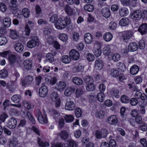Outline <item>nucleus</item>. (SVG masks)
<instances>
[{
	"instance_id": "obj_1",
	"label": "nucleus",
	"mask_w": 147,
	"mask_h": 147,
	"mask_svg": "<svg viewBox=\"0 0 147 147\" xmlns=\"http://www.w3.org/2000/svg\"><path fill=\"white\" fill-rule=\"evenodd\" d=\"M71 20L69 16L59 18L56 22L55 26L58 29H62L65 28L67 25L71 23Z\"/></svg>"
},
{
	"instance_id": "obj_2",
	"label": "nucleus",
	"mask_w": 147,
	"mask_h": 147,
	"mask_svg": "<svg viewBox=\"0 0 147 147\" xmlns=\"http://www.w3.org/2000/svg\"><path fill=\"white\" fill-rule=\"evenodd\" d=\"M36 116L40 123H47L48 121L46 115H42L41 111L39 109L36 110Z\"/></svg>"
},
{
	"instance_id": "obj_3",
	"label": "nucleus",
	"mask_w": 147,
	"mask_h": 147,
	"mask_svg": "<svg viewBox=\"0 0 147 147\" xmlns=\"http://www.w3.org/2000/svg\"><path fill=\"white\" fill-rule=\"evenodd\" d=\"M39 40L38 37H34V38L28 41L27 45L30 48L34 47L36 46H38L39 45Z\"/></svg>"
},
{
	"instance_id": "obj_4",
	"label": "nucleus",
	"mask_w": 147,
	"mask_h": 147,
	"mask_svg": "<svg viewBox=\"0 0 147 147\" xmlns=\"http://www.w3.org/2000/svg\"><path fill=\"white\" fill-rule=\"evenodd\" d=\"M142 15V12L140 10L134 11L131 14V17L134 20H139Z\"/></svg>"
},
{
	"instance_id": "obj_5",
	"label": "nucleus",
	"mask_w": 147,
	"mask_h": 147,
	"mask_svg": "<svg viewBox=\"0 0 147 147\" xmlns=\"http://www.w3.org/2000/svg\"><path fill=\"white\" fill-rule=\"evenodd\" d=\"M48 92V90L47 86L45 85V84H42L39 90V94L40 96L42 97L45 96L47 94Z\"/></svg>"
},
{
	"instance_id": "obj_6",
	"label": "nucleus",
	"mask_w": 147,
	"mask_h": 147,
	"mask_svg": "<svg viewBox=\"0 0 147 147\" xmlns=\"http://www.w3.org/2000/svg\"><path fill=\"white\" fill-rule=\"evenodd\" d=\"M33 80V77L31 76L28 75L25 77V79L22 80V85L23 86L26 87L27 85L31 84Z\"/></svg>"
},
{
	"instance_id": "obj_7",
	"label": "nucleus",
	"mask_w": 147,
	"mask_h": 147,
	"mask_svg": "<svg viewBox=\"0 0 147 147\" xmlns=\"http://www.w3.org/2000/svg\"><path fill=\"white\" fill-rule=\"evenodd\" d=\"M69 100L67 101L66 102L65 105V108L66 110L68 111H73L75 108V102L71 100V98Z\"/></svg>"
},
{
	"instance_id": "obj_8",
	"label": "nucleus",
	"mask_w": 147,
	"mask_h": 147,
	"mask_svg": "<svg viewBox=\"0 0 147 147\" xmlns=\"http://www.w3.org/2000/svg\"><path fill=\"white\" fill-rule=\"evenodd\" d=\"M69 54L71 59H72L74 60H77L79 59V53L76 50H71L70 51Z\"/></svg>"
},
{
	"instance_id": "obj_9",
	"label": "nucleus",
	"mask_w": 147,
	"mask_h": 147,
	"mask_svg": "<svg viewBox=\"0 0 147 147\" xmlns=\"http://www.w3.org/2000/svg\"><path fill=\"white\" fill-rule=\"evenodd\" d=\"M17 124V120L14 117H11L9 119L7 123V127L10 129L15 128Z\"/></svg>"
},
{
	"instance_id": "obj_10",
	"label": "nucleus",
	"mask_w": 147,
	"mask_h": 147,
	"mask_svg": "<svg viewBox=\"0 0 147 147\" xmlns=\"http://www.w3.org/2000/svg\"><path fill=\"white\" fill-rule=\"evenodd\" d=\"M107 121L110 124L116 125L118 123V119L116 115H113L108 117Z\"/></svg>"
},
{
	"instance_id": "obj_11",
	"label": "nucleus",
	"mask_w": 147,
	"mask_h": 147,
	"mask_svg": "<svg viewBox=\"0 0 147 147\" xmlns=\"http://www.w3.org/2000/svg\"><path fill=\"white\" fill-rule=\"evenodd\" d=\"M103 66V63L101 60L99 59L96 60L94 65V68L95 69L101 70L102 69Z\"/></svg>"
},
{
	"instance_id": "obj_12",
	"label": "nucleus",
	"mask_w": 147,
	"mask_h": 147,
	"mask_svg": "<svg viewBox=\"0 0 147 147\" xmlns=\"http://www.w3.org/2000/svg\"><path fill=\"white\" fill-rule=\"evenodd\" d=\"M66 87V84L64 82L60 81L58 82L55 88L59 91L63 90Z\"/></svg>"
},
{
	"instance_id": "obj_13",
	"label": "nucleus",
	"mask_w": 147,
	"mask_h": 147,
	"mask_svg": "<svg viewBox=\"0 0 147 147\" xmlns=\"http://www.w3.org/2000/svg\"><path fill=\"white\" fill-rule=\"evenodd\" d=\"M75 90L76 87H69L65 90L64 94L66 96H69Z\"/></svg>"
},
{
	"instance_id": "obj_14",
	"label": "nucleus",
	"mask_w": 147,
	"mask_h": 147,
	"mask_svg": "<svg viewBox=\"0 0 147 147\" xmlns=\"http://www.w3.org/2000/svg\"><path fill=\"white\" fill-rule=\"evenodd\" d=\"M138 30L142 35H144L147 33V24H143L138 28Z\"/></svg>"
},
{
	"instance_id": "obj_15",
	"label": "nucleus",
	"mask_w": 147,
	"mask_h": 147,
	"mask_svg": "<svg viewBox=\"0 0 147 147\" xmlns=\"http://www.w3.org/2000/svg\"><path fill=\"white\" fill-rule=\"evenodd\" d=\"M139 69V67L136 65H132L130 68V72L132 75H135L138 73Z\"/></svg>"
},
{
	"instance_id": "obj_16",
	"label": "nucleus",
	"mask_w": 147,
	"mask_h": 147,
	"mask_svg": "<svg viewBox=\"0 0 147 147\" xmlns=\"http://www.w3.org/2000/svg\"><path fill=\"white\" fill-rule=\"evenodd\" d=\"M138 49V45L136 43L132 42L130 43L128 47V50L131 52L136 51Z\"/></svg>"
},
{
	"instance_id": "obj_17",
	"label": "nucleus",
	"mask_w": 147,
	"mask_h": 147,
	"mask_svg": "<svg viewBox=\"0 0 147 147\" xmlns=\"http://www.w3.org/2000/svg\"><path fill=\"white\" fill-rule=\"evenodd\" d=\"M128 13V9L126 7H122L120 9L119 11V13L121 17H124L126 16Z\"/></svg>"
},
{
	"instance_id": "obj_18",
	"label": "nucleus",
	"mask_w": 147,
	"mask_h": 147,
	"mask_svg": "<svg viewBox=\"0 0 147 147\" xmlns=\"http://www.w3.org/2000/svg\"><path fill=\"white\" fill-rule=\"evenodd\" d=\"M102 12L103 16L105 18H108L110 16V10L108 8H103L102 10Z\"/></svg>"
},
{
	"instance_id": "obj_19",
	"label": "nucleus",
	"mask_w": 147,
	"mask_h": 147,
	"mask_svg": "<svg viewBox=\"0 0 147 147\" xmlns=\"http://www.w3.org/2000/svg\"><path fill=\"white\" fill-rule=\"evenodd\" d=\"M61 139L63 140H66L69 137L68 133L65 130L61 131L59 134Z\"/></svg>"
},
{
	"instance_id": "obj_20",
	"label": "nucleus",
	"mask_w": 147,
	"mask_h": 147,
	"mask_svg": "<svg viewBox=\"0 0 147 147\" xmlns=\"http://www.w3.org/2000/svg\"><path fill=\"white\" fill-rule=\"evenodd\" d=\"M14 49L15 51L18 52L20 53L24 49L23 45L20 43H16L14 45Z\"/></svg>"
},
{
	"instance_id": "obj_21",
	"label": "nucleus",
	"mask_w": 147,
	"mask_h": 147,
	"mask_svg": "<svg viewBox=\"0 0 147 147\" xmlns=\"http://www.w3.org/2000/svg\"><path fill=\"white\" fill-rule=\"evenodd\" d=\"M120 33L122 35V37H132L134 34L133 32L131 30L124 31Z\"/></svg>"
},
{
	"instance_id": "obj_22",
	"label": "nucleus",
	"mask_w": 147,
	"mask_h": 147,
	"mask_svg": "<svg viewBox=\"0 0 147 147\" xmlns=\"http://www.w3.org/2000/svg\"><path fill=\"white\" fill-rule=\"evenodd\" d=\"M11 99L13 102L15 103H19L21 100V97L20 95L15 94L13 95Z\"/></svg>"
},
{
	"instance_id": "obj_23",
	"label": "nucleus",
	"mask_w": 147,
	"mask_h": 147,
	"mask_svg": "<svg viewBox=\"0 0 147 147\" xmlns=\"http://www.w3.org/2000/svg\"><path fill=\"white\" fill-rule=\"evenodd\" d=\"M119 93L118 90L115 88H113L111 90L110 94L112 97H115L116 98H118L119 97Z\"/></svg>"
},
{
	"instance_id": "obj_24",
	"label": "nucleus",
	"mask_w": 147,
	"mask_h": 147,
	"mask_svg": "<svg viewBox=\"0 0 147 147\" xmlns=\"http://www.w3.org/2000/svg\"><path fill=\"white\" fill-rule=\"evenodd\" d=\"M3 22L5 27L7 28L9 27L11 24V21L10 18L8 17H5L3 19Z\"/></svg>"
},
{
	"instance_id": "obj_25",
	"label": "nucleus",
	"mask_w": 147,
	"mask_h": 147,
	"mask_svg": "<svg viewBox=\"0 0 147 147\" xmlns=\"http://www.w3.org/2000/svg\"><path fill=\"white\" fill-rule=\"evenodd\" d=\"M129 23V19L126 18H122L119 22V24L123 26H125L127 25Z\"/></svg>"
},
{
	"instance_id": "obj_26",
	"label": "nucleus",
	"mask_w": 147,
	"mask_h": 147,
	"mask_svg": "<svg viewBox=\"0 0 147 147\" xmlns=\"http://www.w3.org/2000/svg\"><path fill=\"white\" fill-rule=\"evenodd\" d=\"M24 64L25 68L27 70H29L31 69L32 65L31 61L27 59L24 62Z\"/></svg>"
},
{
	"instance_id": "obj_27",
	"label": "nucleus",
	"mask_w": 147,
	"mask_h": 147,
	"mask_svg": "<svg viewBox=\"0 0 147 147\" xmlns=\"http://www.w3.org/2000/svg\"><path fill=\"white\" fill-rule=\"evenodd\" d=\"M17 57L14 54H9L8 55V61L11 64H13L16 61Z\"/></svg>"
},
{
	"instance_id": "obj_28",
	"label": "nucleus",
	"mask_w": 147,
	"mask_h": 147,
	"mask_svg": "<svg viewBox=\"0 0 147 147\" xmlns=\"http://www.w3.org/2000/svg\"><path fill=\"white\" fill-rule=\"evenodd\" d=\"M139 104L141 108L140 109V112L142 114H144L145 113V109L144 108V107L146 105V102L145 101H144L141 104L140 102H139Z\"/></svg>"
},
{
	"instance_id": "obj_29",
	"label": "nucleus",
	"mask_w": 147,
	"mask_h": 147,
	"mask_svg": "<svg viewBox=\"0 0 147 147\" xmlns=\"http://www.w3.org/2000/svg\"><path fill=\"white\" fill-rule=\"evenodd\" d=\"M8 76V73L7 70L3 69L0 70V78H5Z\"/></svg>"
},
{
	"instance_id": "obj_30",
	"label": "nucleus",
	"mask_w": 147,
	"mask_h": 147,
	"mask_svg": "<svg viewBox=\"0 0 147 147\" xmlns=\"http://www.w3.org/2000/svg\"><path fill=\"white\" fill-rule=\"evenodd\" d=\"M72 80L73 83L77 85H80L83 83L82 80L77 77L73 78Z\"/></svg>"
},
{
	"instance_id": "obj_31",
	"label": "nucleus",
	"mask_w": 147,
	"mask_h": 147,
	"mask_svg": "<svg viewBox=\"0 0 147 147\" xmlns=\"http://www.w3.org/2000/svg\"><path fill=\"white\" fill-rule=\"evenodd\" d=\"M71 59L70 56L67 55H63L61 58V61L64 63H68L71 61Z\"/></svg>"
},
{
	"instance_id": "obj_32",
	"label": "nucleus",
	"mask_w": 147,
	"mask_h": 147,
	"mask_svg": "<svg viewBox=\"0 0 147 147\" xmlns=\"http://www.w3.org/2000/svg\"><path fill=\"white\" fill-rule=\"evenodd\" d=\"M84 67L81 64L75 66L73 68L74 71L76 72H82L84 70Z\"/></svg>"
},
{
	"instance_id": "obj_33",
	"label": "nucleus",
	"mask_w": 147,
	"mask_h": 147,
	"mask_svg": "<svg viewBox=\"0 0 147 147\" xmlns=\"http://www.w3.org/2000/svg\"><path fill=\"white\" fill-rule=\"evenodd\" d=\"M121 101L124 103H127L129 101V98L127 96L123 95L120 98Z\"/></svg>"
},
{
	"instance_id": "obj_34",
	"label": "nucleus",
	"mask_w": 147,
	"mask_h": 147,
	"mask_svg": "<svg viewBox=\"0 0 147 147\" xmlns=\"http://www.w3.org/2000/svg\"><path fill=\"white\" fill-rule=\"evenodd\" d=\"M111 47L110 45H107L105 47L103 50V53L105 55L108 56L111 52Z\"/></svg>"
},
{
	"instance_id": "obj_35",
	"label": "nucleus",
	"mask_w": 147,
	"mask_h": 147,
	"mask_svg": "<svg viewBox=\"0 0 147 147\" xmlns=\"http://www.w3.org/2000/svg\"><path fill=\"white\" fill-rule=\"evenodd\" d=\"M66 13L69 15H71L73 13V9L69 6L67 4L65 5V7Z\"/></svg>"
},
{
	"instance_id": "obj_36",
	"label": "nucleus",
	"mask_w": 147,
	"mask_h": 147,
	"mask_svg": "<svg viewBox=\"0 0 147 147\" xmlns=\"http://www.w3.org/2000/svg\"><path fill=\"white\" fill-rule=\"evenodd\" d=\"M67 142L69 147H77L78 146L76 142L72 140L69 139L67 140Z\"/></svg>"
},
{
	"instance_id": "obj_37",
	"label": "nucleus",
	"mask_w": 147,
	"mask_h": 147,
	"mask_svg": "<svg viewBox=\"0 0 147 147\" xmlns=\"http://www.w3.org/2000/svg\"><path fill=\"white\" fill-rule=\"evenodd\" d=\"M54 55L51 53H49L47 54L46 58L47 60L50 63H52L54 61Z\"/></svg>"
},
{
	"instance_id": "obj_38",
	"label": "nucleus",
	"mask_w": 147,
	"mask_h": 147,
	"mask_svg": "<svg viewBox=\"0 0 147 147\" xmlns=\"http://www.w3.org/2000/svg\"><path fill=\"white\" fill-rule=\"evenodd\" d=\"M105 96L103 92L98 93L97 96L98 100L100 102H102L105 100Z\"/></svg>"
},
{
	"instance_id": "obj_39",
	"label": "nucleus",
	"mask_w": 147,
	"mask_h": 147,
	"mask_svg": "<svg viewBox=\"0 0 147 147\" xmlns=\"http://www.w3.org/2000/svg\"><path fill=\"white\" fill-rule=\"evenodd\" d=\"M118 69L122 72L125 70L126 67L124 64L122 63L119 62L117 65Z\"/></svg>"
},
{
	"instance_id": "obj_40",
	"label": "nucleus",
	"mask_w": 147,
	"mask_h": 147,
	"mask_svg": "<svg viewBox=\"0 0 147 147\" xmlns=\"http://www.w3.org/2000/svg\"><path fill=\"white\" fill-rule=\"evenodd\" d=\"M38 143L39 145L42 147H45L46 146H49V144L47 142H43L41 141L40 138L38 137L37 138Z\"/></svg>"
},
{
	"instance_id": "obj_41",
	"label": "nucleus",
	"mask_w": 147,
	"mask_h": 147,
	"mask_svg": "<svg viewBox=\"0 0 147 147\" xmlns=\"http://www.w3.org/2000/svg\"><path fill=\"white\" fill-rule=\"evenodd\" d=\"M84 9L88 12L92 11L94 9L93 6L91 4H87L85 5L84 7Z\"/></svg>"
},
{
	"instance_id": "obj_42",
	"label": "nucleus",
	"mask_w": 147,
	"mask_h": 147,
	"mask_svg": "<svg viewBox=\"0 0 147 147\" xmlns=\"http://www.w3.org/2000/svg\"><path fill=\"white\" fill-rule=\"evenodd\" d=\"M51 98L53 101H56V100L59 99L58 93L55 92H52L51 95Z\"/></svg>"
},
{
	"instance_id": "obj_43",
	"label": "nucleus",
	"mask_w": 147,
	"mask_h": 147,
	"mask_svg": "<svg viewBox=\"0 0 147 147\" xmlns=\"http://www.w3.org/2000/svg\"><path fill=\"white\" fill-rule=\"evenodd\" d=\"M22 13L26 18H28L30 15V11L28 9L26 8H24L22 9Z\"/></svg>"
},
{
	"instance_id": "obj_44",
	"label": "nucleus",
	"mask_w": 147,
	"mask_h": 147,
	"mask_svg": "<svg viewBox=\"0 0 147 147\" xmlns=\"http://www.w3.org/2000/svg\"><path fill=\"white\" fill-rule=\"evenodd\" d=\"M75 113L76 116L77 118L80 117L82 113V111L80 108L79 107H77L75 110Z\"/></svg>"
},
{
	"instance_id": "obj_45",
	"label": "nucleus",
	"mask_w": 147,
	"mask_h": 147,
	"mask_svg": "<svg viewBox=\"0 0 147 147\" xmlns=\"http://www.w3.org/2000/svg\"><path fill=\"white\" fill-rule=\"evenodd\" d=\"M25 115L26 117H27L29 119V120L32 122L34 124L35 123V121L34 118V117L31 115V114L30 113V112L28 111H27Z\"/></svg>"
},
{
	"instance_id": "obj_46",
	"label": "nucleus",
	"mask_w": 147,
	"mask_h": 147,
	"mask_svg": "<svg viewBox=\"0 0 147 147\" xmlns=\"http://www.w3.org/2000/svg\"><path fill=\"white\" fill-rule=\"evenodd\" d=\"M18 144L17 140L12 139L9 142V147H16Z\"/></svg>"
},
{
	"instance_id": "obj_47",
	"label": "nucleus",
	"mask_w": 147,
	"mask_h": 147,
	"mask_svg": "<svg viewBox=\"0 0 147 147\" xmlns=\"http://www.w3.org/2000/svg\"><path fill=\"white\" fill-rule=\"evenodd\" d=\"M67 3L70 5L73 4L74 3L76 5H78L80 3V0H66Z\"/></svg>"
},
{
	"instance_id": "obj_48",
	"label": "nucleus",
	"mask_w": 147,
	"mask_h": 147,
	"mask_svg": "<svg viewBox=\"0 0 147 147\" xmlns=\"http://www.w3.org/2000/svg\"><path fill=\"white\" fill-rule=\"evenodd\" d=\"M93 83L94 82H91L88 84L86 87V89L87 90L89 91H92L94 89L95 86Z\"/></svg>"
},
{
	"instance_id": "obj_49",
	"label": "nucleus",
	"mask_w": 147,
	"mask_h": 147,
	"mask_svg": "<svg viewBox=\"0 0 147 147\" xmlns=\"http://www.w3.org/2000/svg\"><path fill=\"white\" fill-rule=\"evenodd\" d=\"M110 74L113 77H116L119 75V71L117 69H112L110 70Z\"/></svg>"
},
{
	"instance_id": "obj_50",
	"label": "nucleus",
	"mask_w": 147,
	"mask_h": 147,
	"mask_svg": "<svg viewBox=\"0 0 147 147\" xmlns=\"http://www.w3.org/2000/svg\"><path fill=\"white\" fill-rule=\"evenodd\" d=\"M65 119L66 122H69L73 121L74 117L72 115H67L65 117Z\"/></svg>"
},
{
	"instance_id": "obj_51",
	"label": "nucleus",
	"mask_w": 147,
	"mask_h": 147,
	"mask_svg": "<svg viewBox=\"0 0 147 147\" xmlns=\"http://www.w3.org/2000/svg\"><path fill=\"white\" fill-rule=\"evenodd\" d=\"M140 129L143 131H146L147 130V124L144 122L140 124Z\"/></svg>"
},
{
	"instance_id": "obj_52",
	"label": "nucleus",
	"mask_w": 147,
	"mask_h": 147,
	"mask_svg": "<svg viewBox=\"0 0 147 147\" xmlns=\"http://www.w3.org/2000/svg\"><path fill=\"white\" fill-rule=\"evenodd\" d=\"M84 81L86 83H90L94 82L92 78L90 76H86L84 77Z\"/></svg>"
},
{
	"instance_id": "obj_53",
	"label": "nucleus",
	"mask_w": 147,
	"mask_h": 147,
	"mask_svg": "<svg viewBox=\"0 0 147 147\" xmlns=\"http://www.w3.org/2000/svg\"><path fill=\"white\" fill-rule=\"evenodd\" d=\"M134 90L136 91L134 94V96L135 98L137 99L140 98V96L142 94L141 92L139 90H137V88H136L134 89Z\"/></svg>"
},
{
	"instance_id": "obj_54",
	"label": "nucleus",
	"mask_w": 147,
	"mask_h": 147,
	"mask_svg": "<svg viewBox=\"0 0 147 147\" xmlns=\"http://www.w3.org/2000/svg\"><path fill=\"white\" fill-rule=\"evenodd\" d=\"M120 56L119 54L116 53L114 54L112 57V59L114 61L117 62L120 59Z\"/></svg>"
},
{
	"instance_id": "obj_55",
	"label": "nucleus",
	"mask_w": 147,
	"mask_h": 147,
	"mask_svg": "<svg viewBox=\"0 0 147 147\" xmlns=\"http://www.w3.org/2000/svg\"><path fill=\"white\" fill-rule=\"evenodd\" d=\"M93 52L95 55L96 57L99 56L101 54V49H96L94 48Z\"/></svg>"
},
{
	"instance_id": "obj_56",
	"label": "nucleus",
	"mask_w": 147,
	"mask_h": 147,
	"mask_svg": "<svg viewBox=\"0 0 147 147\" xmlns=\"http://www.w3.org/2000/svg\"><path fill=\"white\" fill-rule=\"evenodd\" d=\"M7 87L10 91L13 92L14 91L15 88L13 87V84L12 82H9Z\"/></svg>"
},
{
	"instance_id": "obj_57",
	"label": "nucleus",
	"mask_w": 147,
	"mask_h": 147,
	"mask_svg": "<svg viewBox=\"0 0 147 147\" xmlns=\"http://www.w3.org/2000/svg\"><path fill=\"white\" fill-rule=\"evenodd\" d=\"M10 34L11 36L18 37L19 36L18 33L16 30H10Z\"/></svg>"
},
{
	"instance_id": "obj_58",
	"label": "nucleus",
	"mask_w": 147,
	"mask_h": 147,
	"mask_svg": "<svg viewBox=\"0 0 147 147\" xmlns=\"http://www.w3.org/2000/svg\"><path fill=\"white\" fill-rule=\"evenodd\" d=\"M83 91L81 89L77 88L76 90V94L77 97L80 96L83 94Z\"/></svg>"
},
{
	"instance_id": "obj_59",
	"label": "nucleus",
	"mask_w": 147,
	"mask_h": 147,
	"mask_svg": "<svg viewBox=\"0 0 147 147\" xmlns=\"http://www.w3.org/2000/svg\"><path fill=\"white\" fill-rule=\"evenodd\" d=\"M7 9V7L3 3L0 2V10L3 12H5Z\"/></svg>"
},
{
	"instance_id": "obj_60",
	"label": "nucleus",
	"mask_w": 147,
	"mask_h": 147,
	"mask_svg": "<svg viewBox=\"0 0 147 147\" xmlns=\"http://www.w3.org/2000/svg\"><path fill=\"white\" fill-rule=\"evenodd\" d=\"M130 104L132 106L136 105L138 103V101L136 98H132L129 100Z\"/></svg>"
},
{
	"instance_id": "obj_61",
	"label": "nucleus",
	"mask_w": 147,
	"mask_h": 147,
	"mask_svg": "<svg viewBox=\"0 0 147 147\" xmlns=\"http://www.w3.org/2000/svg\"><path fill=\"white\" fill-rule=\"evenodd\" d=\"M109 28L112 30L115 29L117 27V24L114 22L112 21L109 24Z\"/></svg>"
},
{
	"instance_id": "obj_62",
	"label": "nucleus",
	"mask_w": 147,
	"mask_h": 147,
	"mask_svg": "<svg viewBox=\"0 0 147 147\" xmlns=\"http://www.w3.org/2000/svg\"><path fill=\"white\" fill-rule=\"evenodd\" d=\"M86 58L87 60L89 61H92L94 59V55L90 53L87 55Z\"/></svg>"
},
{
	"instance_id": "obj_63",
	"label": "nucleus",
	"mask_w": 147,
	"mask_h": 147,
	"mask_svg": "<svg viewBox=\"0 0 147 147\" xmlns=\"http://www.w3.org/2000/svg\"><path fill=\"white\" fill-rule=\"evenodd\" d=\"M58 16L56 14H53L50 17V21L52 23H54L57 20Z\"/></svg>"
},
{
	"instance_id": "obj_64",
	"label": "nucleus",
	"mask_w": 147,
	"mask_h": 147,
	"mask_svg": "<svg viewBox=\"0 0 147 147\" xmlns=\"http://www.w3.org/2000/svg\"><path fill=\"white\" fill-rule=\"evenodd\" d=\"M139 46L140 49H144L145 47V44L144 41L143 40H141L139 41Z\"/></svg>"
}]
</instances>
